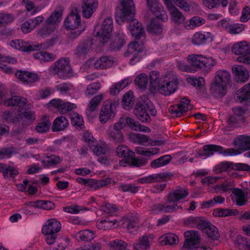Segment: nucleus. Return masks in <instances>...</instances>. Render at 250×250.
Segmentation results:
<instances>
[{
	"label": "nucleus",
	"mask_w": 250,
	"mask_h": 250,
	"mask_svg": "<svg viewBox=\"0 0 250 250\" xmlns=\"http://www.w3.org/2000/svg\"><path fill=\"white\" fill-rule=\"evenodd\" d=\"M232 72L235 75V79L238 83L246 81L249 74L248 70L242 65H235L232 67Z\"/></svg>",
	"instance_id": "nucleus-19"
},
{
	"label": "nucleus",
	"mask_w": 250,
	"mask_h": 250,
	"mask_svg": "<svg viewBox=\"0 0 250 250\" xmlns=\"http://www.w3.org/2000/svg\"><path fill=\"white\" fill-rule=\"evenodd\" d=\"M119 104V99L108 100L104 103L99 115V120L102 124H105L108 120L115 117Z\"/></svg>",
	"instance_id": "nucleus-5"
},
{
	"label": "nucleus",
	"mask_w": 250,
	"mask_h": 250,
	"mask_svg": "<svg viewBox=\"0 0 250 250\" xmlns=\"http://www.w3.org/2000/svg\"><path fill=\"white\" fill-rule=\"evenodd\" d=\"M116 151L119 157L124 158L135 156V153L124 145H120L118 146Z\"/></svg>",
	"instance_id": "nucleus-50"
},
{
	"label": "nucleus",
	"mask_w": 250,
	"mask_h": 250,
	"mask_svg": "<svg viewBox=\"0 0 250 250\" xmlns=\"http://www.w3.org/2000/svg\"><path fill=\"white\" fill-rule=\"evenodd\" d=\"M112 30V19L110 17H107L103 21L101 28L97 33L96 36L99 38V41L104 44L109 41Z\"/></svg>",
	"instance_id": "nucleus-9"
},
{
	"label": "nucleus",
	"mask_w": 250,
	"mask_h": 250,
	"mask_svg": "<svg viewBox=\"0 0 250 250\" xmlns=\"http://www.w3.org/2000/svg\"><path fill=\"white\" fill-rule=\"evenodd\" d=\"M135 14V7L132 0H122L121 6L116 9L115 13L116 21L120 24L121 21H130L128 28L135 40L142 38L141 45H144L145 33L142 24L137 19H132Z\"/></svg>",
	"instance_id": "nucleus-1"
},
{
	"label": "nucleus",
	"mask_w": 250,
	"mask_h": 250,
	"mask_svg": "<svg viewBox=\"0 0 250 250\" xmlns=\"http://www.w3.org/2000/svg\"><path fill=\"white\" fill-rule=\"evenodd\" d=\"M15 75L19 80L26 84L34 83L39 80L36 73L27 71L18 70Z\"/></svg>",
	"instance_id": "nucleus-13"
},
{
	"label": "nucleus",
	"mask_w": 250,
	"mask_h": 250,
	"mask_svg": "<svg viewBox=\"0 0 250 250\" xmlns=\"http://www.w3.org/2000/svg\"><path fill=\"white\" fill-rule=\"evenodd\" d=\"M211 38L210 34L207 33V35L200 32H196L192 38V42L195 45H199L206 43L207 40Z\"/></svg>",
	"instance_id": "nucleus-45"
},
{
	"label": "nucleus",
	"mask_w": 250,
	"mask_h": 250,
	"mask_svg": "<svg viewBox=\"0 0 250 250\" xmlns=\"http://www.w3.org/2000/svg\"><path fill=\"white\" fill-rule=\"evenodd\" d=\"M202 68L205 70H209L215 64L216 62L212 58H206L203 56Z\"/></svg>",
	"instance_id": "nucleus-61"
},
{
	"label": "nucleus",
	"mask_w": 250,
	"mask_h": 250,
	"mask_svg": "<svg viewBox=\"0 0 250 250\" xmlns=\"http://www.w3.org/2000/svg\"><path fill=\"white\" fill-rule=\"evenodd\" d=\"M92 43L90 40L80 42L75 49V55L78 58L84 57L91 50Z\"/></svg>",
	"instance_id": "nucleus-16"
},
{
	"label": "nucleus",
	"mask_w": 250,
	"mask_h": 250,
	"mask_svg": "<svg viewBox=\"0 0 250 250\" xmlns=\"http://www.w3.org/2000/svg\"><path fill=\"white\" fill-rule=\"evenodd\" d=\"M97 0H83L82 6V15L85 18H89L98 7Z\"/></svg>",
	"instance_id": "nucleus-14"
},
{
	"label": "nucleus",
	"mask_w": 250,
	"mask_h": 250,
	"mask_svg": "<svg viewBox=\"0 0 250 250\" xmlns=\"http://www.w3.org/2000/svg\"><path fill=\"white\" fill-rule=\"evenodd\" d=\"M147 31L152 35H159L163 30V26L155 18H152L146 26Z\"/></svg>",
	"instance_id": "nucleus-30"
},
{
	"label": "nucleus",
	"mask_w": 250,
	"mask_h": 250,
	"mask_svg": "<svg viewBox=\"0 0 250 250\" xmlns=\"http://www.w3.org/2000/svg\"><path fill=\"white\" fill-rule=\"evenodd\" d=\"M35 25L34 20L29 19L22 24L21 30L24 33H29L35 28Z\"/></svg>",
	"instance_id": "nucleus-62"
},
{
	"label": "nucleus",
	"mask_w": 250,
	"mask_h": 250,
	"mask_svg": "<svg viewBox=\"0 0 250 250\" xmlns=\"http://www.w3.org/2000/svg\"><path fill=\"white\" fill-rule=\"evenodd\" d=\"M120 188L123 192L129 191L133 193H136L139 189V187L133 184L121 185Z\"/></svg>",
	"instance_id": "nucleus-64"
},
{
	"label": "nucleus",
	"mask_w": 250,
	"mask_h": 250,
	"mask_svg": "<svg viewBox=\"0 0 250 250\" xmlns=\"http://www.w3.org/2000/svg\"><path fill=\"white\" fill-rule=\"evenodd\" d=\"M223 150L222 146L215 145H206L204 146L202 150H199L196 157L205 156L206 157L212 155L215 152H221Z\"/></svg>",
	"instance_id": "nucleus-23"
},
{
	"label": "nucleus",
	"mask_w": 250,
	"mask_h": 250,
	"mask_svg": "<svg viewBox=\"0 0 250 250\" xmlns=\"http://www.w3.org/2000/svg\"><path fill=\"white\" fill-rule=\"evenodd\" d=\"M27 104V100L21 96H14L10 98H8L3 102V104L7 106H18V109H21L23 106H25Z\"/></svg>",
	"instance_id": "nucleus-28"
},
{
	"label": "nucleus",
	"mask_w": 250,
	"mask_h": 250,
	"mask_svg": "<svg viewBox=\"0 0 250 250\" xmlns=\"http://www.w3.org/2000/svg\"><path fill=\"white\" fill-rule=\"evenodd\" d=\"M204 19L199 16H194L191 18L188 21L185 22V26L188 29H193L205 24Z\"/></svg>",
	"instance_id": "nucleus-44"
},
{
	"label": "nucleus",
	"mask_w": 250,
	"mask_h": 250,
	"mask_svg": "<svg viewBox=\"0 0 250 250\" xmlns=\"http://www.w3.org/2000/svg\"><path fill=\"white\" fill-rule=\"evenodd\" d=\"M146 163V161L144 158L139 159L134 157H124L119 162L120 165L122 167H126L127 164L131 167H140L145 165Z\"/></svg>",
	"instance_id": "nucleus-26"
},
{
	"label": "nucleus",
	"mask_w": 250,
	"mask_h": 250,
	"mask_svg": "<svg viewBox=\"0 0 250 250\" xmlns=\"http://www.w3.org/2000/svg\"><path fill=\"white\" fill-rule=\"evenodd\" d=\"M50 72L52 74L57 75L59 78L62 79L69 78L73 75L69 60L65 58L57 61L50 68Z\"/></svg>",
	"instance_id": "nucleus-4"
},
{
	"label": "nucleus",
	"mask_w": 250,
	"mask_h": 250,
	"mask_svg": "<svg viewBox=\"0 0 250 250\" xmlns=\"http://www.w3.org/2000/svg\"><path fill=\"white\" fill-rule=\"evenodd\" d=\"M126 224V228L130 233H132L134 229L136 230L138 229L137 219L135 218L123 217V219L120 221L121 225Z\"/></svg>",
	"instance_id": "nucleus-39"
},
{
	"label": "nucleus",
	"mask_w": 250,
	"mask_h": 250,
	"mask_svg": "<svg viewBox=\"0 0 250 250\" xmlns=\"http://www.w3.org/2000/svg\"><path fill=\"white\" fill-rule=\"evenodd\" d=\"M143 50L142 47H140L138 42H133L128 45V48L125 53V56L127 57L129 54H133V56L130 60V63L133 65L140 60L141 56L138 53L142 52Z\"/></svg>",
	"instance_id": "nucleus-12"
},
{
	"label": "nucleus",
	"mask_w": 250,
	"mask_h": 250,
	"mask_svg": "<svg viewBox=\"0 0 250 250\" xmlns=\"http://www.w3.org/2000/svg\"><path fill=\"white\" fill-rule=\"evenodd\" d=\"M230 80V76L229 72L225 70H219L217 72L214 80L215 82H219L224 85H227Z\"/></svg>",
	"instance_id": "nucleus-41"
},
{
	"label": "nucleus",
	"mask_w": 250,
	"mask_h": 250,
	"mask_svg": "<svg viewBox=\"0 0 250 250\" xmlns=\"http://www.w3.org/2000/svg\"><path fill=\"white\" fill-rule=\"evenodd\" d=\"M146 5L149 11L157 19L164 22L167 21L168 16L159 0H146Z\"/></svg>",
	"instance_id": "nucleus-10"
},
{
	"label": "nucleus",
	"mask_w": 250,
	"mask_h": 250,
	"mask_svg": "<svg viewBox=\"0 0 250 250\" xmlns=\"http://www.w3.org/2000/svg\"><path fill=\"white\" fill-rule=\"evenodd\" d=\"M61 229V225L60 222L53 218L49 219L47 224L42 227V232L43 234L57 233Z\"/></svg>",
	"instance_id": "nucleus-21"
},
{
	"label": "nucleus",
	"mask_w": 250,
	"mask_h": 250,
	"mask_svg": "<svg viewBox=\"0 0 250 250\" xmlns=\"http://www.w3.org/2000/svg\"><path fill=\"white\" fill-rule=\"evenodd\" d=\"M221 3L223 7L228 4V0H203L204 4L208 8L212 9Z\"/></svg>",
	"instance_id": "nucleus-56"
},
{
	"label": "nucleus",
	"mask_w": 250,
	"mask_h": 250,
	"mask_svg": "<svg viewBox=\"0 0 250 250\" xmlns=\"http://www.w3.org/2000/svg\"><path fill=\"white\" fill-rule=\"evenodd\" d=\"M107 134L109 139L115 143H121L124 141V135L122 131L113 130H108Z\"/></svg>",
	"instance_id": "nucleus-49"
},
{
	"label": "nucleus",
	"mask_w": 250,
	"mask_h": 250,
	"mask_svg": "<svg viewBox=\"0 0 250 250\" xmlns=\"http://www.w3.org/2000/svg\"><path fill=\"white\" fill-rule=\"evenodd\" d=\"M231 51L235 54L240 55L237 59L239 62L250 65V46L247 42L243 41L235 43Z\"/></svg>",
	"instance_id": "nucleus-7"
},
{
	"label": "nucleus",
	"mask_w": 250,
	"mask_h": 250,
	"mask_svg": "<svg viewBox=\"0 0 250 250\" xmlns=\"http://www.w3.org/2000/svg\"><path fill=\"white\" fill-rule=\"evenodd\" d=\"M117 222V219H114L113 220H109V217H107L104 219H102L100 221H98L96 226L99 229L107 230L117 227L120 224V222L118 223Z\"/></svg>",
	"instance_id": "nucleus-32"
},
{
	"label": "nucleus",
	"mask_w": 250,
	"mask_h": 250,
	"mask_svg": "<svg viewBox=\"0 0 250 250\" xmlns=\"http://www.w3.org/2000/svg\"><path fill=\"white\" fill-rule=\"evenodd\" d=\"M101 85L98 83H93L89 84L85 90V94L89 96H91L97 92V91L101 88Z\"/></svg>",
	"instance_id": "nucleus-60"
},
{
	"label": "nucleus",
	"mask_w": 250,
	"mask_h": 250,
	"mask_svg": "<svg viewBox=\"0 0 250 250\" xmlns=\"http://www.w3.org/2000/svg\"><path fill=\"white\" fill-rule=\"evenodd\" d=\"M95 144H94L90 146L95 155L100 156L102 154L104 155L106 153L107 149L105 146Z\"/></svg>",
	"instance_id": "nucleus-63"
},
{
	"label": "nucleus",
	"mask_w": 250,
	"mask_h": 250,
	"mask_svg": "<svg viewBox=\"0 0 250 250\" xmlns=\"http://www.w3.org/2000/svg\"><path fill=\"white\" fill-rule=\"evenodd\" d=\"M68 124V121L65 116L58 117L53 122L52 130L54 132L63 130L67 127Z\"/></svg>",
	"instance_id": "nucleus-33"
},
{
	"label": "nucleus",
	"mask_w": 250,
	"mask_h": 250,
	"mask_svg": "<svg viewBox=\"0 0 250 250\" xmlns=\"http://www.w3.org/2000/svg\"><path fill=\"white\" fill-rule=\"evenodd\" d=\"M135 250H146L150 247V243L147 236L144 235L139 238L137 242L133 245Z\"/></svg>",
	"instance_id": "nucleus-42"
},
{
	"label": "nucleus",
	"mask_w": 250,
	"mask_h": 250,
	"mask_svg": "<svg viewBox=\"0 0 250 250\" xmlns=\"http://www.w3.org/2000/svg\"><path fill=\"white\" fill-rule=\"evenodd\" d=\"M239 211L237 209L229 208H217L214 210L213 214L215 217H224L232 215H236Z\"/></svg>",
	"instance_id": "nucleus-40"
},
{
	"label": "nucleus",
	"mask_w": 250,
	"mask_h": 250,
	"mask_svg": "<svg viewBox=\"0 0 250 250\" xmlns=\"http://www.w3.org/2000/svg\"><path fill=\"white\" fill-rule=\"evenodd\" d=\"M125 44V36L123 33H116L109 43V48L112 50H118Z\"/></svg>",
	"instance_id": "nucleus-29"
},
{
	"label": "nucleus",
	"mask_w": 250,
	"mask_h": 250,
	"mask_svg": "<svg viewBox=\"0 0 250 250\" xmlns=\"http://www.w3.org/2000/svg\"><path fill=\"white\" fill-rule=\"evenodd\" d=\"M10 45L16 49L27 52L38 50L39 48V46L37 45L30 44L21 40L12 41L10 43Z\"/></svg>",
	"instance_id": "nucleus-20"
},
{
	"label": "nucleus",
	"mask_w": 250,
	"mask_h": 250,
	"mask_svg": "<svg viewBox=\"0 0 250 250\" xmlns=\"http://www.w3.org/2000/svg\"><path fill=\"white\" fill-rule=\"evenodd\" d=\"M78 8L75 6L71 7V12L64 21L66 29L74 30L78 28L81 23V17L78 14Z\"/></svg>",
	"instance_id": "nucleus-11"
},
{
	"label": "nucleus",
	"mask_w": 250,
	"mask_h": 250,
	"mask_svg": "<svg viewBox=\"0 0 250 250\" xmlns=\"http://www.w3.org/2000/svg\"><path fill=\"white\" fill-rule=\"evenodd\" d=\"M133 93L132 91H128L126 93L122 101L123 106L125 109H129L134 104Z\"/></svg>",
	"instance_id": "nucleus-48"
},
{
	"label": "nucleus",
	"mask_w": 250,
	"mask_h": 250,
	"mask_svg": "<svg viewBox=\"0 0 250 250\" xmlns=\"http://www.w3.org/2000/svg\"><path fill=\"white\" fill-rule=\"evenodd\" d=\"M21 114L18 110H7L3 113V119L8 123L16 124L20 121Z\"/></svg>",
	"instance_id": "nucleus-31"
},
{
	"label": "nucleus",
	"mask_w": 250,
	"mask_h": 250,
	"mask_svg": "<svg viewBox=\"0 0 250 250\" xmlns=\"http://www.w3.org/2000/svg\"><path fill=\"white\" fill-rule=\"evenodd\" d=\"M232 144L239 150H249L250 149V136L239 135L234 139Z\"/></svg>",
	"instance_id": "nucleus-18"
},
{
	"label": "nucleus",
	"mask_w": 250,
	"mask_h": 250,
	"mask_svg": "<svg viewBox=\"0 0 250 250\" xmlns=\"http://www.w3.org/2000/svg\"><path fill=\"white\" fill-rule=\"evenodd\" d=\"M109 246L112 250H130L128 245L120 239L111 241L109 243Z\"/></svg>",
	"instance_id": "nucleus-47"
},
{
	"label": "nucleus",
	"mask_w": 250,
	"mask_h": 250,
	"mask_svg": "<svg viewBox=\"0 0 250 250\" xmlns=\"http://www.w3.org/2000/svg\"><path fill=\"white\" fill-rule=\"evenodd\" d=\"M50 125L51 123L48 119V117L45 116L44 117L43 121L37 124L35 129L38 132L43 133L49 129Z\"/></svg>",
	"instance_id": "nucleus-55"
},
{
	"label": "nucleus",
	"mask_w": 250,
	"mask_h": 250,
	"mask_svg": "<svg viewBox=\"0 0 250 250\" xmlns=\"http://www.w3.org/2000/svg\"><path fill=\"white\" fill-rule=\"evenodd\" d=\"M27 104L21 109H19L21 115V119L23 117L27 121H34L35 120V115L31 111H27L26 109Z\"/></svg>",
	"instance_id": "nucleus-57"
},
{
	"label": "nucleus",
	"mask_w": 250,
	"mask_h": 250,
	"mask_svg": "<svg viewBox=\"0 0 250 250\" xmlns=\"http://www.w3.org/2000/svg\"><path fill=\"white\" fill-rule=\"evenodd\" d=\"M62 16V10L55 11L46 20L45 22L47 25L54 24L61 21Z\"/></svg>",
	"instance_id": "nucleus-53"
},
{
	"label": "nucleus",
	"mask_w": 250,
	"mask_h": 250,
	"mask_svg": "<svg viewBox=\"0 0 250 250\" xmlns=\"http://www.w3.org/2000/svg\"><path fill=\"white\" fill-rule=\"evenodd\" d=\"M186 238L183 247L188 250H207L206 247H197L196 245L200 242V235L197 231L188 230L184 233Z\"/></svg>",
	"instance_id": "nucleus-8"
},
{
	"label": "nucleus",
	"mask_w": 250,
	"mask_h": 250,
	"mask_svg": "<svg viewBox=\"0 0 250 250\" xmlns=\"http://www.w3.org/2000/svg\"><path fill=\"white\" fill-rule=\"evenodd\" d=\"M103 94H99L93 97L90 101L88 107L86 110L88 117L93 118L96 115V110L103 99Z\"/></svg>",
	"instance_id": "nucleus-25"
},
{
	"label": "nucleus",
	"mask_w": 250,
	"mask_h": 250,
	"mask_svg": "<svg viewBox=\"0 0 250 250\" xmlns=\"http://www.w3.org/2000/svg\"><path fill=\"white\" fill-rule=\"evenodd\" d=\"M1 169H2V173L5 178H14L18 175L19 172L18 170L14 168L13 167L8 166L6 167L5 165L1 164Z\"/></svg>",
	"instance_id": "nucleus-52"
},
{
	"label": "nucleus",
	"mask_w": 250,
	"mask_h": 250,
	"mask_svg": "<svg viewBox=\"0 0 250 250\" xmlns=\"http://www.w3.org/2000/svg\"><path fill=\"white\" fill-rule=\"evenodd\" d=\"M167 7L171 15L172 20L175 23L179 24L184 21L185 17L183 14L172 3L171 5L169 4V7Z\"/></svg>",
	"instance_id": "nucleus-34"
},
{
	"label": "nucleus",
	"mask_w": 250,
	"mask_h": 250,
	"mask_svg": "<svg viewBox=\"0 0 250 250\" xmlns=\"http://www.w3.org/2000/svg\"><path fill=\"white\" fill-rule=\"evenodd\" d=\"M177 78L173 74H168L160 78V84L158 89L160 93L169 95L177 88Z\"/></svg>",
	"instance_id": "nucleus-6"
},
{
	"label": "nucleus",
	"mask_w": 250,
	"mask_h": 250,
	"mask_svg": "<svg viewBox=\"0 0 250 250\" xmlns=\"http://www.w3.org/2000/svg\"><path fill=\"white\" fill-rule=\"evenodd\" d=\"M110 181L109 179H104L99 180L88 179L86 186L94 190H97L108 185L110 183Z\"/></svg>",
	"instance_id": "nucleus-35"
},
{
	"label": "nucleus",
	"mask_w": 250,
	"mask_h": 250,
	"mask_svg": "<svg viewBox=\"0 0 250 250\" xmlns=\"http://www.w3.org/2000/svg\"><path fill=\"white\" fill-rule=\"evenodd\" d=\"M186 222L197 226L198 229L203 230L207 236L212 240H217L220 236L217 228L212 225L207 220L201 217H190Z\"/></svg>",
	"instance_id": "nucleus-3"
},
{
	"label": "nucleus",
	"mask_w": 250,
	"mask_h": 250,
	"mask_svg": "<svg viewBox=\"0 0 250 250\" xmlns=\"http://www.w3.org/2000/svg\"><path fill=\"white\" fill-rule=\"evenodd\" d=\"M79 234L80 239L84 241H90L94 238V233L88 229L80 231Z\"/></svg>",
	"instance_id": "nucleus-59"
},
{
	"label": "nucleus",
	"mask_w": 250,
	"mask_h": 250,
	"mask_svg": "<svg viewBox=\"0 0 250 250\" xmlns=\"http://www.w3.org/2000/svg\"><path fill=\"white\" fill-rule=\"evenodd\" d=\"M149 90L151 93L154 94L157 89L158 90L160 84L159 72L156 71H151L149 74Z\"/></svg>",
	"instance_id": "nucleus-27"
},
{
	"label": "nucleus",
	"mask_w": 250,
	"mask_h": 250,
	"mask_svg": "<svg viewBox=\"0 0 250 250\" xmlns=\"http://www.w3.org/2000/svg\"><path fill=\"white\" fill-rule=\"evenodd\" d=\"M188 195V192L186 190H175L168 194V201L169 202H176L185 198Z\"/></svg>",
	"instance_id": "nucleus-37"
},
{
	"label": "nucleus",
	"mask_w": 250,
	"mask_h": 250,
	"mask_svg": "<svg viewBox=\"0 0 250 250\" xmlns=\"http://www.w3.org/2000/svg\"><path fill=\"white\" fill-rule=\"evenodd\" d=\"M173 176V174L172 173L166 172L149 175L147 177L140 179L139 181L142 183L161 182L166 181V179H170Z\"/></svg>",
	"instance_id": "nucleus-15"
},
{
	"label": "nucleus",
	"mask_w": 250,
	"mask_h": 250,
	"mask_svg": "<svg viewBox=\"0 0 250 250\" xmlns=\"http://www.w3.org/2000/svg\"><path fill=\"white\" fill-rule=\"evenodd\" d=\"M210 93L216 97H223L226 95L227 91V85H224L219 82H215L210 84Z\"/></svg>",
	"instance_id": "nucleus-24"
},
{
	"label": "nucleus",
	"mask_w": 250,
	"mask_h": 250,
	"mask_svg": "<svg viewBox=\"0 0 250 250\" xmlns=\"http://www.w3.org/2000/svg\"><path fill=\"white\" fill-rule=\"evenodd\" d=\"M171 160V157L170 155H166L152 161L151 166L153 168L161 167L168 164Z\"/></svg>",
	"instance_id": "nucleus-46"
},
{
	"label": "nucleus",
	"mask_w": 250,
	"mask_h": 250,
	"mask_svg": "<svg viewBox=\"0 0 250 250\" xmlns=\"http://www.w3.org/2000/svg\"><path fill=\"white\" fill-rule=\"evenodd\" d=\"M236 100L245 104H250V83L238 90L236 94Z\"/></svg>",
	"instance_id": "nucleus-22"
},
{
	"label": "nucleus",
	"mask_w": 250,
	"mask_h": 250,
	"mask_svg": "<svg viewBox=\"0 0 250 250\" xmlns=\"http://www.w3.org/2000/svg\"><path fill=\"white\" fill-rule=\"evenodd\" d=\"M47 158L48 160H43L42 161V164L46 166H56L60 164L61 162V158L58 156L51 155Z\"/></svg>",
	"instance_id": "nucleus-58"
},
{
	"label": "nucleus",
	"mask_w": 250,
	"mask_h": 250,
	"mask_svg": "<svg viewBox=\"0 0 250 250\" xmlns=\"http://www.w3.org/2000/svg\"><path fill=\"white\" fill-rule=\"evenodd\" d=\"M148 78L145 73L139 74L134 80V83L139 88H145L148 85Z\"/></svg>",
	"instance_id": "nucleus-54"
},
{
	"label": "nucleus",
	"mask_w": 250,
	"mask_h": 250,
	"mask_svg": "<svg viewBox=\"0 0 250 250\" xmlns=\"http://www.w3.org/2000/svg\"><path fill=\"white\" fill-rule=\"evenodd\" d=\"M113 61L109 57L103 56L97 60L94 63V66L96 69H104L112 65Z\"/></svg>",
	"instance_id": "nucleus-38"
},
{
	"label": "nucleus",
	"mask_w": 250,
	"mask_h": 250,
	"mask_svg": "<svg viewBox=\"0 0 250 250\" xmlns=\"http://www.w3.org/2000/svg\"><path fill=\"white\" fill-rule=\"evenodd\" d=\"M134 114L142 123H148L151 121L149 113L153 116L157 114V110L152 102L146 96L141 97L133 109Z\"/></svg>",
	"instance_id": "nucleus-2"
},
{
	"label": "nucleus",
	"mask_w": 250,
	"mask_h": 250,
	"mask_svg": "<svg viewBox=\"0 0 250 250\" xmlns=\"http://www.w3.org/2000/svg\"><path fill=\"white\" fill-rule=\"evenodd\" d=\"M203 56L201 55H189L188 57L189 63L194 67L193 70L197 71L202 68Z\"/></svg>",
	"instance_id": "nucleus-36"
},
{
	"label": "nucleus",
	"mask_w": 250,
	"mask_h": 250,
	"mask_svg": "<svg viewBox=\"0 0 250 250\" xmlns=\"http://www.w3.org/2000/svg\"><path fill=\"white\" fill-rule=\"evenodd\" d=\"M232 192L236 197L235 200L237 205L242 206L246 204L247 199L245 198V195L242 190L238 188H235L233 189Z\"/></svg>",
	"instance_id": "nucleus-51"
},
{
	"label": "nucleus",
	"mask_w": 250,
	"mask_h": 250,
	"mask_svg": "<svg viewBox=\"0 0 250 250\" xmlns=\"http://www.w3.org/2000/svg\"><path fill=\"white\" fill-rule=\"evenodd\" d=\"M49 104L58 109L59 111L62 114L68 112L76 107L74 104L69 102L65 103L60 99L52 100Z\"/></svg>",
	"instance_id": "nucleus-17"
},
{
	"label": "nucleus",
	"mask_w": 250,
	"mask_h": 250,
	"mask_svg": "<svg viewBox=\"0 0 250 250\" xmlns=\"http://www.w3.org/2000/svg\"><path fill=\"white\" fill-rule=\"evenodd\" d=\"M128 84L126 79L123 80L118 83H115L109 89L110 94L112 95H117L121 90Z\"/></svg>",
	"instance_id": "nucleus-43"
}]
</instances>
